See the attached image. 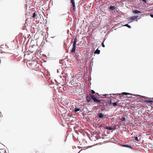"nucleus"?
I'll return each mask as SVG.
<instances>
[{
    "mask_svg": "<svg viewBox=\"0 0 153 153\" xmlns=\"http://www.w3.org/2000/svg\"><path fill=\"white\" fill-rule=\"evenodd\" d=\"M89 95L90 97L94 101V102L96 103H100L103 104V103L102 102H100L101 101V100H98L97 99L95 96L92 94H89Z\"/></svg>",
    "mask_w": 153,
    "mask_h": 153,
    "instance_id": "nucleus-1",
    "label": "nucleus"
},
{
    "mask_svg": "<svg viewBox=\"0 0 153 153\" xmlns=\"http://www.w3.org/2000/svg\"><path fill=\"white\" fill-rule=\"evenodd\" d=\"M138 17V16H133L130 18L128 19V20L129 21L134 20L135 19Z\"/></svg>",
    "mask_w": 153,
    "mask_h": 153,
    "instance_id": "nucleus-2",
    "label": "nucleus"
},
{
    "mask_svg": "<svg viewBox=\"0 0 153 153\" xmlns=\"http://www.w3.org/2000/svg\"><path fill=\"white\" fill-rule=\"evenodd\" d=\"M71 3L73 7V11H74L75 10V3L74 2V0H71Z\"/></svg>",
    "mask_w": 153,
    "mask_h": 153,
    "instance_id": "nucleus-3",
    "label": "nucleus"
},
{
    "mask_svg": "<svg viewBox=\"0 0 153 153\" xmlns=\"http://www.w3.org/2000/svg\"><path fill=\"white\" fill-rule=\"evenodd\" d=\"M76 46H73V48L72 49L71 52L72 53H74L75 52L76 48Z\"/></svg>",
    "mask_w": 153,
    "mask_h": 153,
    "instance_id": "nucleus-4",
    "label": "nucleus"
},
{
    "mask_svg": "<svg viewBox=\"0 0 153 153\" xmlns=\"http://www.w3.org/2000/svg\"><path fill=\"white\" fill-rule=\"evenodd\" d=\"M105 128L109 130H111L113 129V128L111 127L106 126L104 127Z\"/></svg>",
    "mask_w": 153,
    "mask_h": 153,
    "instance_id": "nucleus-5",
    "label": "nucleus"
},
{
    "mask_svg": "<svg viewBox=\"0 0 153 153\" xmlns=\"http://www.w3.org/2000/svg\"><path fill=\"white\" fill-rule=\"evenodd\" d=\"M98 116L99 118H102L103 117V115L102 113H99L98 115Z\"/></svg>",
    "mask_w": 153,
    "mask_h": 153,
    "instance_id": "nucleus-6",
    "label": "nucleus"
},
{
    "mask_svg": "<svg viewBox=\"0 0 153 153\" xmlns=\"http://www.w3.org/2000/svg\"><path fill=\"white\" fill-rule=\"evenodd\" d=\"M133 12L134 13H141V12L137 10H133Z\"/></svg>",
    "mask_w": 153,
    "mask_h": 153,
    "instance_id": "nucleus-7",
    "label": "nucleus"
},
{
    "mask_svg": "<svg viewBox=\"0 0 153 153\" xmlns=\"http://www.w3.org/2000/svg\"><path fill=\"white\" fill-rule=\"evenodd\" d=\"M80 109L79 108L77 107H75L74 109V111L75 113H76L78 111H79L80 110Z\"/></svg>",
    "mask_w": 153,
    "mask_h": 153,
    "instance_id": "nucleus-8",
    "label": "nucleus"
},
{
    "mask_svg": "<svg viewBox=\"0 0 153 153\" xmlns=\"http://www.w3.org/2000/svg\"><path fill=\"white\" fill-rule=\"evenodd\" d=\"M86 100L88 102H89L91 101V98L88 95H87L86 96Z\"/></svg>",
    "mask_w": 153,
    "mask_h": 153,
    "instance_id": "nucleus-9",
    "label": "nucleus"
},
{
    "mask_svg": "<svg viewBox=\"0 0 153 153\" xmlns=\"http://www.w3.org/2000/svg\"><path fill=\"white\" fill-rule=\"evenodd\" d=\"M145 102L147 103H150L153 102V101L150 100H145Z\"/></svg>",
    "mask_w": 153,
    "mask_h": 153,
    "instance_id": "nucleus-10",
    "label": "nucleus"
},
{
    "mask_svg": "<svg viewBox=\"0 0 153 153\" xmlns=\"http://www.w3.org/2000/svg\"><path fill=\"white\" fill-rule=\"evenodd\" d=\"M116 8L114 6H111L110 7V9L111 11L114 10Z\"/></svg>",
    "mask_w": 153,
    "mask_h": 153,
    "instance_id": "nucleus-11",
    "label": "nucleus"
},
{
    "mask_svg": "<svg viewBox=\"0 0 153 153\" xmlns=\"http://www.w3.org/2000/svg\"><path fill=\"white\" fill-rule=\"evenodd\" d=\"M100 51L97 49L94 52V53L95 54H99L100 53Z\"/></svg>",
    "mask_w": 153,
    "mask_h": 153,
    "instance_id": "nucleus-12",
    "label": "nucleus"
},
{
    "mask_svg": "<svg viewBox=\"0 0 153 153\" xmlns=\"http://www.w3.org/2000/svg\"><path fill=\"white\" fill-rule=\"evenodd\" d=\"M123 146L126 147H127V148H130V149H132L131 147L130 146L128 145H123Z\"/></svg>",
    "mask_w": 153,
    "mask_h": 153,
    "instance_id": "nucleus-13",
    "label": "nucleus"
},
{
    "mask_svg": "<svg viewBox=\"0 0 153 153\" xmlns=\"http://www.w3.org/2000/svg\"><path fill=\"white\" fill-rule=\"evenodd\" d=\"M122 94H123L124 95H131L129 93H126V92H123V93H122Z\"/></svg>",
    "mask_w": 153,
    "mask_h": 153,
    "instance_id": "nucleus-14",
    "label": "nucleus"
},
{
    "mask_svg": "<svg viewBox=\"0 0 153 153\" xmlns=\"http://www.w3.org/2000/svg\"><path fill=\"white\" fill-rule=\"evenodd\" d=\"M126 118L125 117H122L120 119L121 121H123L126 120Z\"/></svg>",
    "mask_w": 153,
    "mask_h": 153,
    "instance_id": "nucleus-15",
    "label": "nucleus"
},
{
    "mask_svg": "<svg viewBox=\"0 0 153 153\" xmlns=\"http://www.w3.org/2000/svg\"><path fill=\"white\" fill-rule=\"evenodd\" d=\"M118 102H114L113 103V105L114 106H116L117 105Z\"/></svg>",
    "mask_w": 153,
    "mask_h": 153,
    "instance_id": "nucleus-16",
    "label": "nucleus"
},
{
    "mask_svg": "<svg viewBox=\"0 0 153 153\" xmlns=\"http://www.w3.org/2000/svg\"><path fill=\"white\" fill-rule=\"evenodd\" d=\"M124 26H126V27H128L129 28H131V26L130 25H129L128 24H126Z\"/></svg>",
    "mask_w": 153,
    "mask_h": 153,
    "instance_id": "nucleus-17",
    "label": "nucleus"
},
{
    "mask_svg": "<svg viewBox=\"0 0 153 153\" xmlns=\"http://www.w3.org/2000/svg\"><path fill=\"white\" fill-rule=\"evenodd\" d=\"M36 16V14L35 12H34L33 13V15L32 16V17L33 18H34Z\"/></svg>",
    "mask_w": 153,
    "mask_h": 153,
    "instance_id": "nucleus-18",
    "label": "nucleus"
},
{
    "mask_svg": "<svg viewBox=\"0 0 153 153\" xmlns=\"http://www.w3.org/2000/svg\"><path fill=\"white\" fill-rule=\"evenodd\" d=\"M76 42L75 41H74L73 43V46H76Z\"/></svg>",
    "mask_w": 153,
    "mask_h": 153,
    "instance_id": "nucleus-19",
    "label": "nucleus"
},
{
    "mask_svg": "<svg viewBox=\"0 0 153 153\" xmlns=\"http://www.w3.org/2000/svg\"><path fill=\"white\" fill-rule=\"evenodd\" d=\"M105 109V108L104 107H102L101 108V110H102V111H104Z\"/></svg>",
    "mask_w": 153,
    "mask_h": 153,
    "instance_id": "nucleus-20",
    "label": "nucleus"
},
{
    "mask_svg": "<svg viewBox=\"0 0 153 153\" xmlns=\"http://www.w3.org/2000/svg\"><path fill=\"white\" fill-rule=\"evenodd\" d=\"M91 93L92 94H94L95 93V92L94 90H91Z\"/></svg>",
    "mask_w": 153,
    "mask_h": 153,
    "instance_id": "nucleus-21",
    "label": "nucleus"
},
{
    "mask_svg": "<svg viewBox=\"0 0 153 153\" xmlns=\"http://www.w3.org/2000/svg\"><path fill=\"white\" fill-rule=\"evenodd\" d=\"M135 139L136 141H138V140L137 137H136Z\"/></svg>",
    "mask_w": 153,
    "mask_h": 153,
    "instance_id": "nucleus-22",
    "label": "nucleus"
},
{
    "mask_svg": "<svg viewBox=\"0 0 153 153\" xmlns=\"http://www.w3.org/2000/svg\"><path fill=\"white\" fill-rule=\"evenodd\" d=\"M102 47H105V45L104 44L103 42H102Z\"/></svg>",
    "mask_w": 153,
    "mask_h": 153,
    "instance_id": "nucleus-23",
    "label": "nucleus"
},
{
    "mask_svg": "<svg viewBox=\"0 0 153 153\" xmlns=\"http://www.w3.org/2000/svg\"><path fill=\"white\" fill-rule=\"evenodd\" d=\"M74 41H75V42H77V37H75V38Z\"/></svg>",
    "mask_w": 153,
    "mask_h": 153,
    "instance_id": "nucleus-24",
    "label": "nucleus"
},
{
    "mask_svg": "<svg viewBox=\"0 0 153 153\" xmlns=\"http://www.w3.org/2000/svg\"><path fill=\"white\" fill-rule=\"evenodd\" d=\"M108 103L110 104H111V100L110 101H108Z\"/></svg>",
    "mask_w": 153,
    "mask_h": 153,
    "instance_id": "nucleus-25",
    "label": "nucleus"
},
{
    "mask_svg": "<svg viewBox=\"0 0 153 153\" xmlns=\"http://www.w3.org/2000/svg\"><path fill=\"white\" fill-rule=\"evenodd\" d=\"M53 88L54 89H55V90H56L57 89V88L56 87H54Z\"/></svg>",
    "mask_w": 153,
    "mask_h": 153,
    "instance_id": "nucleus-26",
    "label": "nucleus"
},
{
    "mask_svg": "<svg viewBox=\"0 0 153 153\" xmlns=\"http://www.w3.org/2000/svg\"><path fill=\"white\" fill-rule=\"evenodd\" d=\"M61 88L59 86V91H60V90H61V91H62V89H61Z\"/></svg>",
    "mask_w": 153,
    "mask_h": 153,
    "instance_id": "nucleus-27",
    "label": "nucleus"
},
{
    "mask_svg": "<svg viewBox=\"0 0 153 153\" xmlns=\"http://www.w3.org/2000/svg\"><path fill=\"white\" fill-rule=\"evenodd\" d=\"M150 16L151 17H152V18H153V14H150Z\"/></svg>",
    "mask_w": 153,
    "mask_h": 153,
    "instance_id": "nucleus-28",
    "label": "nucleus"
},
{
    "mask_svg": "<svg viewBox=\"0 0 153 153\" xmlns=\"http://www.w3.org/2000/svg\"><path fill=\"white\" fill-rule=\"evenodd\" d=\"M143 1L146 3V0H142Z\"/></svg>",
    "mask_w": 153,
    "mask_h": 153,
    "instance_id": "nucleus-29",
    "label": "nucleus"
},
{
    "mask_svg": "<svg viewBox=\"0 0 153 153\" xmlns=\"http://www.w3.org/2000/svg\"><path fill=\"white\" fill-rule=\"evenodd\" d=\"M81 150H81L80 151L78 152V153H80V152H81Z\"/></svg>",
    "mask_w": 153,
    "mask_h": 153,
    "instance_id": "nucleus-30",
    "label": "nucleus"
},
{
    "mask_svg": "<svg viewBox=\"0 0 153 153\" xmlns=\"http://www.w3.org/2000/svg\"><path fill=\"white\" fill-rule=\"evenodd\" d=\"M96 94H98L97 93H95Z\"/></svg>",
    "mask_w": 153,
    "mask_h": 153,
    "instance_id": "nucleus-31",
    "label": "nucleus"
},
{
    "mask_svg": "<svg viewBox=\"0 0 153 153\" xmlns=\"http://www.w3.org/2000/svg\"><path fill=\"white\" fill-rule=\"evenodd\" d=\"M107 95H108V94H105L104 95L106 96Z\"/></svg>",
    "mask_w": 153,
    "mask_h": 153,
    "instance_id": "nucleus-32",
    "label": "nucleus"
},
{
    "mask_svg": "<svg viewBox=\"0 0 153 153\" xmlns=\"http://www.w3.org/2000/svg\"><path fill=\"white\" fill-rule=\"evenodd\" d=\"M51 37L52 38H53L54 37Z\"/></svg>",
    "mask_w": 153,
    "mask_h": 153,
    "instance_id": "nucleus-33",
    "label": "nucleus"
},
{
    "mask_svg": "<svg viewBox=\"0 0 153 153\" xmlns=\"http://www.w3.org/2000/svg\"><path fill=\"white\" fill-rule=\"evenodd\" d=\"M35 46V45H33V46Z\"/></svg>",
    "mask_w": 153,
    "mask_h": 153,
    "instance_id": "nucleus-34",
    "label": "nucleus"
}]
</instances>
